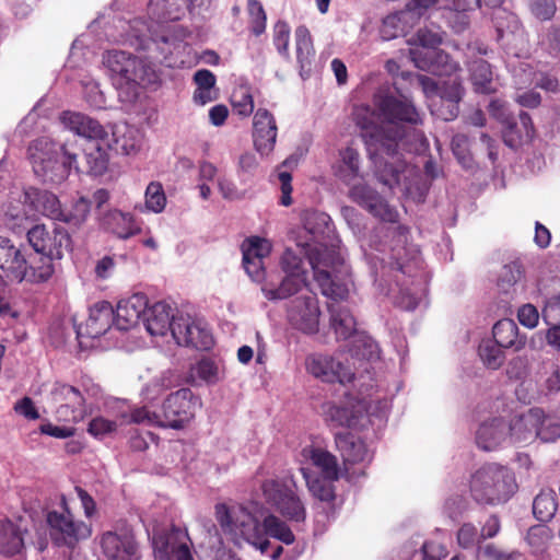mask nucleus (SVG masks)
I'll use <instances>...</instances> for the list:
<instances>
[{"instance_id": "nucleus-18", "label": "nucleus", "mask_w": 560, "mask_h": 560, "mask_svg": "<svg viewBox=\"0 0 560 560\" xmlns=\"http://www.w3.org/2000/svg\"><path fill=\"white\" fill-rule=\"evenodd\" d=\"M349 187L348 197L372 215L390 223L398 220V212L371 186L354 182Z\"/></svg>"}, {"instance_id": "nucleus-32", "label": "nucleus", "mask_w": 560, "mask_h": 560, "mask_svg": "<svg viewBox=\"0 0 560 560\" xmlns=\"http://www.w3.org/2000/svg\"><path fill=\"white\" fill-rule=\"evenodd\" d=\"M306 284V275L285 273L280 283L273 281L272 276L261 287L266 299L270 301L284 300L298 293Z\"/></svg>"}, {"instance_id": "nucleus-19", "label": "nucleus", "mask_w": 560, "mask_h": 560, "mask_svg": "<svg viewBox=\"0 0 560 560\" xmlns=\"http://www.w3.org/2000/svg\"><path fill=\"white\" fill-rule=\"evenodd\" d=\"M116 325V313L112 304L107 301L95 303L89 312V317L84 324H73L77 338L81 342L82 338H98Z\"/></svg>"}, {"instance_id": "nucleus-8", "label": "nucleus", "mask_w": 560, "mask_h": 560, "mask_svg": "<svg viewBox=\"0 0 560 560\" xmlns=\"http://www.w3.org/2000/svg\"><path fill=\"white\" fill-rule=\"evenodd\" d=\"M301 252L313 269L322 294L335 302L345 300L349 293L348 288L334 275L343 265L340 254L326 245L310 243L302 245Z\"/></svg>"}, {"instance_id": "nucleus-4", "label": "nucleus", "mask_w": 560, "mask_h": 560, "mask_svg": "<svg viewBox=\"0 0 560 560\" xmlns=\"http://www.w3.org/2000/svg\"><path fill=\"white\" fill-rule=\"evenodd\" d=\"M298 460L313 497L323 502H331L335 499L334 481L340 476L336 456L322 447L306 445L301 450Z\"/></svg>"}, {"instance_id": "nucleus-63", "label": "nucleus", "mask_w": 560, "mask_h": 560, "mask_svg": "<svg viewBox=\"0 0 560 560\" xmlns=\"http://www.w3.org/2000/svg\"><path fill=\"white\" fill-rule=\"evenodd\" d=\"M4 224L15 234H21L25 231L27 232V230L31 229L28 228V217L25 213H13L10 210L5 212Z\"/></svg>"}, {"instance_id": "nucleus-2", "label": "nucleus", "mask_w": 560, "mask_h": 560, "mask_svg": "<svg viewBox=\"0 0 560 560\" xmlns=\"http://www.w3.org/2000/svg\"><path fill=\"white\" fill-rule=\"evenodd\" d=\"M215 517L222 530L236 544L243 540L272 560L280 558L283 548L272 545L270 537L285 545H291L295 540L294 534L284 521L269 513L260 522L247 506L242 504L218 503Z\"/></svg>"}, {"instance_id": "nucleus-49", "label": "nucleus", "mask_w": 560, "mask_h": 560, "mask_svg": "<svg viewBox=\"0 0 560 560\" xmlns=\"http://www.w3.org/2000/svg\"><path fill=\"white\" fill-rule=\"evenodd\" d=\"M166 195L160 182H151L145 189V207L149 211L160 213L165 209Z\"/></svg>"}, {"instance_id": "nucleus-23", "label": "nucleus", "mask_w": 560, "mask_h": 560, "mask_svg": "<svg viewBox=\"0 0 560 560\" xmlns=\"http://www.w3.org/2000/svg\"><path fill=\"white\" fill-rule=\"evenodd\" d=\"M172 336L179 346L197 350H209L214 343L210 331L196 324L190 317L180 316L173 322Z\"/></svg>"}, {"instance_id": "nucleus-45", "label": "nucleus", "mask_w": 560, "mask_h": 560, "mask_svg": "<svg viewBox=\"0 0 560 560\" xmlns=\"http://www.w3.org/2000/svg\"><path fill=\"white\" fill-rule=\"evenodd\" d=\"M538 438L542 442H555L560 438V417L546 416L539 409V423L535 429V439Z\"/></svg>"}, {"instance_id": "nucleus-64", "label": "nucleus", "mask_w": 560, "mask_h": 560, "mask_svg": "<svg viewBox=\"0 0 560 560\" xmlns=\"http://www.w3.org/2000/svg\"><path fill=\"white\" fill-rule=\"evenodd\" d=\"M451 147L458 161L464 166H468V163L470 162V156L468 154V138L465 135L457 133L452 138Z\"/></svg>"}, {"instance_id": "nucleus-17", "label": "nucleus", "mask_w": 560, "mask_h": 560, "mask_svg": "<svg viewBox=\"0 0 560 560\" xmlns=\"http://www.w3.org/2000/svg\"><path fill=\"white\" fill-rule=\"evenodd\" d=\"M306 368L313 376L324 383L346 385L355 380V373L349 363L337 361L329 355L317 354L307 358Z\"/></svg>"}, {"instance_id": "nucleus-33", "label": "nucleus", "mask_w": 560, "mask_h": 560, "mask_svg": "<svg viewBox=\"0 0 560 560\" xmlns=\"http://www.w3.org/2000/svg\"><path fill=\"white\" fill-rule=\"evenodd\" d=\"M101 226L105 231L124 240L141 232V228L137 224L133 215L119 210H110L106 212L101 219Z\"/></svg>"}, {"instance_id": "nucleus-14", "label": "nucleus", "mask_w": 560, "mask_h": 560, "mask_svg": "<svg viewBox=\"0 0 560 560\" xmlns=\"http://www.w3.org/2000/svg\"><path fill=\"white\" fill-rule=\"evenodd\" d=\"M353 121L362 130L363 137L370 138L369 142L378 144L380 149L387 155L395 158L398 141L402 139V131L396 129L386 133L385 130L374 124L373 112L369 106H355L352 113Z\"/></svg>"}, {"instance_id": "nucleus-54", "label": "nucleus", "mask_w": 560, "mask_h": 560, "mask_svg": "<svg viewBox=\"0 0 560 560\" xmlns=\"http://www.w3.org/2000/svg\"><path fill=\"white\" fill-rule=\"evenodd\" d=\"M154 404L150 402L141 408L135 409L131 415V421L148 425L163 427V417L161 411L154 409Z\"/></svg>"}, {"instance_id": "nucleus-44", "label": "nucleus", "mask_w": 560, "mask_h": 560, "mask_svg": "<svg viewBox=\"0 0 560 560\" xmlns=\"http://www.w3.org/2000/svg\"><path fill=\"white\" fill-rule=\"evenodd\" d=\"M503 348L491 340H483L478 348L482 363L491 370H498L505 361Z\"/></svg>"}, {"instance_id": "nucleus-43", "label": "nucleus", "mask_w": 560, "mask_h": 560, "mask_svg": "<svg viewBox=\"0 0 560 560\" xmlns=\"http://www.w3.org/2000/svg\"><path fill=\"white\" fill-rule=\"evenodd\" d=\"M90 210L91 201L80 197L72 203L70 209H62V217L59 218V221L70 226L79 228L86 221Z\"/></svg>"}, {"instance_id": "nucleus-31", "label": "nucleus", "mask_w": 560, "mask_h": 560, "mask_svg": "<svg viewBox=\"0 0 560 560\" xmlns=\"http://www.w3.org/2000/svg\"><path fill=\"white\" fill-rule=\"evenodd\" d=\"M177 318L172 314V307L165 302H158L147 307L143 324L151 336L173 334V322Z\"/></svg>"}, {"instance_id": "nucleus-41", "label": "nucleus", "mask_w": 560, "mask_h": 560, "mask_svg": "<svg viewBox=\"0 0 560 560\" xmlns=\"http://www.w3.org/2000/svg\"><path fill=\"white\" fill-rule=\"evenodd\" d=\"M392 270L399 271L402 275L411 276L412 271L418 268L419 252L408 249L405 246L394 247L390 255Z\"/></svg>"}, {"instance_id": "nucleus-46", "label": "nucleus", "mask_w": 560, "mask_h": 560, "mask_svg": "<svg viewBox=\"0 0 560 560\" xmlns=\"http://www.w3.org/2000/svg\"><path fill=\"white\" fill-rule=\"evenodd\" d=\"M524 270L517 261H512L502 267L499 278L498 288L501 292L509 294L513 291L515 284L523 278Z\"/></svg>"}, {"instance_id": "nucleus-7", "label": "nucleus", "mask_w": 560, "mask_h": 560, "mask_svg": "<svg viewBox=\"0 0 560 560\" xmlns=\"http://www.w3.org/2000/svg\"><path fill=\"white\" fill-rule=\"evenodd\" d=\"M26 237L35 252L32 256L37 260L35 277L49 280L55 272L54 260L61 259L71 249L70 234L63 228L49 230L45 224H36L27 230Z\"/></svg>"}, {"instance_id": "nucleus-38", "label": "nucleus", "mask_w": 560, "mask_h": 560, "mask_svg": "<svg viewBox=\"0 0 560 560\" xmlns=\"http://www.w3.org/2000/svg\"><path fill=\"white\" fill-rule=\"evenodd\" d=\"M188 0H150L149 11L161 22L177 21Z\"/></svg>"}, {"instance_id": "nucleus-22", "label": "nucleus", "mask_w": 560, "mask_h": 560, "mask_svg": "<svg viewBox=\"0 0 560 560\" xmlns=\"http://www.w3.org/2000/svg\"><path fill=\"white\" fill-rule=\"evenodd\" d=\"M243 267L252 280L261 282L269 280L271 275L267 276L264 259L269 256L271 245L267 240L253 237L248 240L247 245L242 246Z\"/></svg>"}, {"instance_id": "nucleus-36", "label": "nucleus", "mask_w": 560, "mask_h": 560, "mask_svg": "<svg viewBox=\"0 0 560 560\" xmlns=\"http://www.w3.org/2000/svg\"><path fill=\"white\" fill-rule=\"evenodd\" d=\"M24 547L22 528L11 522H0V553L13 556L19 553Z\"/></svg>"}, {"instance_id": "nucleus-6", "label": "nucleus", "mask_w": 560, "mask_h": 560, "mask_svg": "<svg viewBox=\"0 0 560 560\" xmlns=\"http://www.w3.org/2000/svg\"><path fill=\"white\" fill-rule=\"evenodd\" d=\"M514 472L506 466L487 464L470 477L471 498L479 504L499 505L508 502L517 491Z\"/></svg>"}, {"instance_id": "nucleus-53", "label": "nucleus", "mask_w": 560, "mask_h": 560, "mask_svg": "<svg viewBox=\"0 0 560 560\" xmlns=\"http://www.w3.org/2000/svg\"><path fill=\"white\" fill-rule=\"evenodd\" d=\"M405 165L402 163H397L394 165L393 163L385 162L384 164H380L377 166L376 176L377 179L384 184L385 186H388L389 188H393L400 183V174L404 172Z\"/></svg>"}, {"instance_id": "nucleus-1", "label": "nucleus", "mask_w": 560, "mask_h": 560, "mask_svg": "<svg viewBox=\"0 0 560 560\" xmlns=\"http://www.w3.org/2000/svg\"><path fill=\"white\" fill-rule=\"evenodd\" d=\"M63 124L74 133L89 140L84 149L86 167L81 170L77 164L78 153L73 145L65 143L58 147L48 138H40L30 145L28 153L34 173L45 183L59 184L63 182L74 168L78 173L92 176H102L108 168L109 150L130 154L135 145H128L116 138V132L109 133L104 126L82 113L66 112Z\"/></svg>"}, {"instance_id": "nucleus-3", "label": "nucleus", "mask_w": 560, "mask_h": 560, "mask_svg": "<svg viewBox=\"0 0 560 560\" xmlns=\"http://www.w3.org/2000/svg\"><path fill=\"white\" fill-rule=\"evenodd\" d=\"M390 407V399L380 393L364 395L361 387H339L335 398L323 405V416L331 428L362 431L371 425L380 429Z\"/></svg>"}, {"instance_id": "nucleus-34", "label": "nucleus", "mask_w": 560, "mask_h": 560, "mask_svg": "<svg viewBox=\"0 0 560 560\" xmlns=\"http://www.w3.org/2000/svg\"><path fill=\"white\" fill-rule=\"evenodd\" d=\"M493 340L503 349L520 351L525 348L527 338L521 335L516 323L510 318L497 322L492 328Z\"/></svg>"}, {"instance_id": "nucleus-51", "label": "nucleus", "mask_w": 560, "mask_h": 560, "mask_svg": "<svg viewBox=\"0 0 560 560\" xmlns=\"http://www.w3.org/2000/svg\"><path fill=\"white\" fill-rule=\"evenodd\" d=\"M247 11L249 16V28L255 36L266 31L267 15L260 1L248 0Z\"/></svg>"}, {"instance_id": "nucleus-25", "label": "nucleus", "mask_w": 560, "mask_h": 560, "mask_svg": "<svg viewBox=\"0 0 560 560\" xmlns=\"http://www.w3.org/2000/svg\"><path fill=\"white\" fill-rule=\"evenodd\" d=\"M412 60L417 68L438 77H451L460 69L448 54L440 49L412 51Z\"/></svg>"}, {"instance_id": "nucleus-56", "label": "nucleus", "mask_w": 560, "mask_h": 560, "mask_svg": "<svg viewBox=\"0 0 560 560\" xmlns=\"http://www.w3.org/2000/svg\"><path fill=\"white\" fill-rule=\"evenodd\" d=\"M197 376L200 381L207 384H214L219 382L218 365L208 358L201 359L192 369L191 377Z\"/></svg>"}, {"instance_id": "nucleus-29", "label": "nucleus", "mask_w": 560, "mask_h": 560, "mask_svg": "<svg viewBox=\"0 0 560 560\" xmlns=\"http://www.w3.org/2000/svg\"><path fill=\"white\" fill-rule=\"evenodd\" d=\"M332 172L335 177L347 186L352 185L358 179H362L359 151L351 145L339 150L338 160L332 165Z\"/></svg>"}, {"instance_id": "nucleus-39", "label": "nucleus", "mask_w": 560, "mask_h": 560, "mask_svg": "<svg viewBox=\"0 0 560 560\" xmlns=\"http://www.w3.org/2000/svg\"><path fill=\"white\" fill-rule=\"evenodd\" d=\"M296 59L302 70L310 69L315 57V49L308 28L300 25L295 30Z\"/></svg>"}, {"instance_id": "nucleus-37", "label": "nucleus", "mask_w": 560, "mask_h": 560, "mask_svg": "<svg viewBox=\"0 0 560 560\" xmlns=\"http://www.w3.org/2000/svg\"><path fill=\"white\" fill-rule=\"evenodd\" d=\"M521 128L517 122H509L503 131V141L510 148L517 147L523 138H532L534 135V125L530 116L526 112L518 115Z\"/></svg>"}, {"instance_id": "nucleus-12", "label": "nucleus", "mask_w": 560, "mask_h": 560, "mask_svg": "<svg viewBox=\"0 0 560 560\" xmlns=\"http://www.w3.org/2000/svg\"><path fill=\"white\" fill-rule=\"evenodd\" d=\"M151 540L155 560H194L190 538L182 528L153 529Z\"/></svg>"}, {"instance_id": "nucleus-11", "label": "nucleus", "mask_w": 560, "mask_h": 560, "mask_svg": "<svg viewBox=\"0 0 560 560\" xmlns=\"http://www.w3.org/2000/svg\"><path fill=\"white\" fill-rule=\"evenodd\" d=\"M261 491L266 502L283 517L296 523L305 521V505L289 485L269 479L262 482Z\"/></svg>"}, {"instance_id": "nucleus-24", "label": "nucleus", "mask_w": 560, "mask_h": 560, "mask_svg": "<svg viewBox=\"0 0 560 560\" xmlns=\"http://www.w3.org/2000/svg\"><path fill=\"white\" fill-rule=\"evenodd\" d=\"M278 136L277 121L272 113L258 108L253 117V142L261 155H269L276 145Z\"/></svg>"}, {"instance_id": "nucleus-48", "label": "nucleus", "mask_w": 560, "mask_h": 560, "mask_svg": "<svg viewBox=\"0 0 560 560\" xmlns=\"http://www.w3.org/2000/svg\"><path fill=\"white\" fill-rule=\"evenodd\" d=\"M233 110L241 117H249L254 112V98L248 86L236 88L231 95Z\"/></svg>"}, {"instance_id": "nucleus-59", "label": "nucleus", "mask_w": 560, "mask_h": 560, "mask_svg": "<svg viewBox=\"0 0 560 560\" xmlns=\"http://www.w3.org/2000/svg\"><path fill=\"white\" fill-rule=\"evenodd\" d=\"M529 9L533 15L540 21L551 20L557 12L555 0H529Z\"/></svg>"}, {"instance_id": "nucleus-62", "label": "nucleus", "mask_w": 560, "mask_h": 560, "mask_svg": "<svg viewBox=\"0 0 560 560\" xmlns=\"http://www.w3.org/2000/svg\"><path fill=\"white\" fill-rule=\"evenodd\" d=\"M280 264L284 273L306 275V271L302 267L301 257L290 248L283 252Z\"/></svg>"}, {"instance_id": "nucleus-16", "label": "nucleus", "mask_w": 560, "mask_h": 560, "mask_svg": "<svg viewBox=\"0 0 560 560\" xmlns=\"http://www.w3.org/2000/svg\"><path fill=\"white\" fill-rule=\"evenodd\" d=\"M348 474L362 475L364 468L371 463L373 453L369 446L352 433H339L335 436Z\"/></svg>"}, {"instance_id": "nucleus-13", "label": "nucleus", "mask_w": 560, "mask_h": 560, "mask_svg": "<svg viewBox=\"0 0 560 560\" xmlns=\"http://www.w3.org/2000/svg\"><path fill=\"white\" fill-rule=\"evenodd\" d=\"M200 407L198 397L194 396L189 387H180L163 400L161 413L163 427L182 429L195 416Z\"/></svg>"}, {"instance_id": "nucleus-35", "label": "nucleus", "mask_w": 560, "mask_h": 560, "mask_svg": "<svg viewBox=\"0 0 560 560\" xmlns=\"http://www.w3.org/2000/svg\"><path fill=\"white\" fill-rule=\"evenodd\" d=\"M330 326L338 339H348L357 330V322L350 310L338 303H329Z\"/></svg>"}, {"instance_id": "nucleus-61", "label": "nucleus", "mask_w": 560, "mask_h": 560, "mask_svg": "<svg viewBox=\"0 0 560 560\" xmlns=\"http://www.w3.org/2000/svg\"><path fill=\"white\" fill-rule=\"evenodd\" d=\"M432 113L445 121H451L458 116L459 104L439 100V102L432 104Z\"/></svg>"}, {"instance_id": "nucleus-27", "label": "nucleus", "mask_w": 560, "mask_h": 560, "mask_svg": "<svg viewBox=\"0 0 560 560\" xmlns=\"http://www.w3.org/2000/svg\"><path fill=\"white\" fill-rule=\"evenodd\" d=\"M149 301L145 294L136 293L118 302L116 313V327L128 330L143 322Z\"/></svg>"}, {"instance_id": "nucleus-47", "label": "nucleus", "mask_w": 560, "mask_h": 560, "mask_svg": "<svg viewBox=\"0 0 560 560\" xmlns=\"http://www.w3.org/2000/svg\"><path fill=\"white\" fill-rule=\"evenodd\" d=\"M352 357L369 363L380 360V347L370 337L359 336L351 348Z\"/></svg>"}, {"instance_id": "nucleus-42", "label": "nucleus", "mask_w": 560, "mask_h": 560, "mask_svg": "<svg viewBox=\"0 0 560 560\" xmlns=\"http://www.w3.org/2000/svg\"><path fill=\"white\" fill-rule=\"evenodd\" d=\"M558 509L557 493L552 489H542L534 499L533 513L541 522L550 521Z\"/></svg>"}, {"instance_id": "nucleus-28", "label": "nucleus", "mask_w": 560, "mask_h": 560, "mask_svg": "<svg viewBox=\"0 0 560 560\" xmlns=\"http://www.w3.org/2000/svg\"><path fill=\"white\" fill-rule=\"evenodd\" d=\"M24 203L31 210L40 213L51 220L59 221L62 217V207L58 197L48 191L36 187H28L24 190Z\"/></svg>"}, {"instance_id": "nucleus-21", "label": "nucleus", "mask_w": 560, "mask_h": 560, "mask_svg": "<svg viewBox=\"0 0 560 560\" xmlns=\"http://www.w3.org/2000/svg\"><path fill=\"white\" fill-rule=\"evenodd\" d=\"M101 548L108 560H139L140 552L138 544L131 532L121 529L119 532L108 530L101 536Z\"/></svg>"}, {"instance_id": "nucleus-60", "label": "nucleus", "mask_w": 560, "mask_h": 560, "mask_svg": "<svg viewBox=\"0 0 560 560\" xmlns=\"http://www.w3.org/2000/svg\"><path fill=\"white\" fill-rule=\"evenodd\" d=\"M458 545L465 549L479 545L482 539L477 528L472 524H464L457 533Z\"/></svg>"}, {"instance_id": "nucleus-52", "label": "nucleus", "mask_w": 560, "mask_h": 560, "mask_svg": "<svg viewBox=\"0 0 560 560\" xmlns=\"http://www.w3.org/2000/svg\"><path fill=\"white\" fill-rule=\"evenodd\" d=\"M406 13H393L387 15L382 23L380 33L383 39L389 40L396 38L405 33V20Z\"/></svg>"}, {"instance_id": "nucleus-9", "label": "nucleus", "mask_w": 560, "mask_h": 560, "mask_svg": "<svg viewBox=\"0 0 560 560\" xmlns=\"http://www.w3.org/2000/svg\"><path fill=\"white\" fill-rule=\"evenodd\" d=\"M59 508L60 510L49 511L46 515L52 541L59 546L74 547L79 541L88 539L92 534L91 526L74 518L63 494L60 497Z\"/></svg>"}, {"instance_id": "nucleus-57", "label": "nucleus", "mask_w": 560, "mask_h": 560, "mask_svg": "<svg viewBox=\"0 0 560 560\" xmlns=\"http://www.w3.org/2000/svg\"><path fill=\"white\" fill-rule=\"evenodd\" d=\"M550 539L549 529L544 525L532 526L525 536V541L534 552L545 550Z\"/></svg>"}, {"instance_id": "nucleus-50", "label": "nucleus", "mask_w": 560, "mask_h": 560, "mask_svg": "<svg viewBox=\"0 0 560 560\" xmlns=\"http://www.w3.org/2000/svg\"><path fill=\"white\" fill-rule=\"evenodd\" d=\"M464 93V89L462 86V81L459 77L453 74L447 77L446 80H441L440 89L438 96L440 100H445L453 103H458L462 101Z\"/></svg>"}, {"instance_id": "nucleus-58", "label": "nucleus", "mask_w": 560, "mask_h": 560, "mask_svg": "<svg viewBox=\"0 0 560 560\" xmlns=\"http://www.w3.org/2000/svg\"><path fill=\"white\" fill-rule=\"evenodd\" d=\"M290 26L285 21H278L273 26V45L278 52L284 58L290 57L289 52Z\"/></svg>"}, {"instance_id": "nucleus-20", "label": "nucleus", "mask_w": 560, "mask_h": 560, "mask_svg": "<svg viewBox=\"0 0 560 560\" xmlns=\"http://www.w3.org/2000/svg\"><path fill=\"white\" fill-rule=\"evenodd\" d=\"M319 316L320 310L316 296L295 299L288 312V318L292 327L306 335L318 332Z\"/></svg>"}, {"instance_id": "nucleus-10", "label": "nucleus", "mask_w": 560, "mask_h": 560, "mask_svg": "<svg viewBox=\"0 0 560 560\" xmlns=\"http://www.w3.org/2000/svg\"><path fill=\"white\" fill-rule=\"evenodd\" d=\"M38 267L37 260L31 255L25 257L22 249L16 247L11 240L0 236V270L10 281H28L31 283L46 282L37 279L34 269Z\"/></svg>"}, {"instance_id": "nucleus-55", "label": "nucleus", "mask_w": 560, "mask_h": 560, "mask_svg": "<svg viewBox=\"0 0 560 560\" xmlns=\"http://www.w3.org/2000/svg\"><path fill=\"white\" fill-rule=\"evenodd\" d=\"M446 546L436 539L427 540L421 549L415 553L413 560H442L447 556Z\"/></svg>"}, {"instance_id": "nucleus-30", "label": "nucleus", "mask_w": 560, "mask_h": 560, "mask_svg": "<svg viewBox=\"0 0 560 560\" xmlns=\"http://www.w3.org/2000/svg\"><path fill=\"white\" fill-rule=\"evenodd\" d=\"M508 423L509 445L527 444L535 440V429L539 423V409H529L515 416Z\"/></svg>"}, {"instance_id": "nucleus-40", "label": "nucleus", "mask_w": 560, "mask_h": 560, "mask_svg": "<svg viewBox=\"0 0 560 560\" xmlns=\"http://www.w3.org/2000/svg\"><path fill=\"white\" fill-rule=\"evenodd\" d=\"M469 71L476 92L490 94L495 91L492 86V71L488 61L483 59L474 60L470 63Z\"/></svg>"}, {"instance_id": "nucleus-15", "label": "nucleus", "mask_w": 560, "mask_h": 560, "mask_svg": "<svg viewBox=\"0 0 560 560\" xmlns=\"http://www.w3.org/2000/svg\"><path fill=\"white\" fill-rule=\"evenodd\" d=\"M374 104L382 120L395 126V128L385 130L386 133L394 132L397 128L404 132V130L398 127L399 124L416 126L422 122L421 116L415 105L406 98L401 100L394 95L386 94L376 97Z\"/></svg>"}, {"instance_id": "nucleus-5", "label": "nucleus", "mask_w": 560, "mask_h": 560, "mask_svg": "<svg viewBox=\"0 0 560 560\" xmlns=\"http://www.w3.org/2000/svg\"><path fill=\"white\" fill-rule=\"evenodd\" d=\"M104 63L115 75V84L119 97L133 102L139 95V88H145L156 82L158 75L151 66L130 52L110 50L104 56Z\"/></svg>"}, {"instance_id": "nucleus-26", "label": "nucleus", "mask_w": 560, "mask_h": 560, "mask_svg": "<svg viewBox=\"0 0 560 560\" xmlns=\"http://www.w3.org/2000/svg\"><path fill=\"white\" fill-rule=\"evenodd\" d=\"M476 443L488 452L509 445L508 423L503 417L482 421L476 432Z\"/></svg>"}]
</instances>
